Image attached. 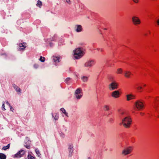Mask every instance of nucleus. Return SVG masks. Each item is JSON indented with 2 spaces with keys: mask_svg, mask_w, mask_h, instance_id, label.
<instances>
[{
  "mask_svg": "<svg viewBox=\"0 0 159 159\" xmlns=\"http://www.w3.org/2000/svg\"><path fill=\"white\" fill-rule=\"evenodd\" d=\"M119 115L121 119L120 125H122L125 128H129L130 127L132 124V119L129 116H127L125 111L122 110H119Z\"/></svg>",
  "mask_w": 159,
  "mask_h": 159,
  "instance_id": "nucleus-1",
  "label": "nucleus"
},
{
  "mask_svg": "<svg viewBox=\"0 0 159 159\" xmlns=\"http://www.w3.org/2000/svg\"><path fill=\"white\" fill-rule=\"evenodd\" d=\"M85 49L82 47H80L76 49L74 55V58L76 59H79L82 57L85 54Z\"/></svg>",
  "mask_w": 159,
  "mask_h": 159,
  "instance_id": "nucleus-2",
  "label": "nucleus"
},
{
  "mask_svg": "<svg viewBox=\"0 0 159 159\" xmlns=\"http://www.w3.org/2000/svg\"><path fill=\"white\" fill-rule=\"evenodd\" d=\"M133 150L132 147H129L125 148L122 152V154L124 155H126L129 154Z\"/></svg>",
  "mask_w": 159,
  "mask_h": 159,
  "instance_id": "nucleus-3",
  "label": "nucleus"
},
{
  "mask_svg": "<svg viewBox=\"0 0 159 159\" xmlns=\"http://www.w3.org/2000/svg\"><path fill=\"white\" fill-rule=\"evenodd\" d=\"M75 95L77 99H80L83 96L82 89L80 88H78L75 92Z\"/></svg>",
  "mask_w": 159,
  "mask_h": 159,
  "instance_id": "nucleus-4",
  "label": "nucleus"
},
{
  "mask_svg": "<svg viewBox=\"0 0 159 159\" xmlns=\"http://www.w3.org/2000/svg\"><path fill=\"white\" fill-rule=\"evenodd\" d=\"M136 108L139 110L142 109L144 107L143 103L139 100L137 101L135 103Z\"/></svg>",
  "mask_w": 159,
  "mask_h": 159,
  "instance_id": "nucleus-5",
  "label": "nucleus"
},
{
  "mask_svg": "<svg viewBox=\"0 0 159 159\" xmlns=\"http://www.w3.org/2000/svg\"><path fill=\"white\" fill-rule=\"evenodd\" d=\"M133 24L135 25H138L141 23V21L139 17L134 16L132 19Z\"/></svg>",
  "mask_w": 159,
  "mask_h": 159,
  "instance_id": "nucleus-6",
  "label": "nucleus"
},
{
  "mask_svg": "<svg viewBox=\"0 0 159 159\" xmlns=\"http://www.w3.org/2000/svg\"><path fill=\"white\" fill-rule=\"evenodd\" d=\"M26 152V151L21 149L14 155V157L16 158L21 157H23Z\"/></svg>",
  "mask_w": 159,
  "mask_h": 159,
  "instance_id": "nucleus-7",
  "label": "nucleus"
},
{
  "mask_svg": "<svg viewBox=\"0 0 159 159\" xmlns=\"http://www.w3.org/2000/svg\"><path fill=\"white\" fill-rule=\"evenodd\" d=\"M117 87L118 84L115 82H112L109 85V88L111 90H112L117 89Z\"/></svg>",
  "mask_w": 159,
  "mask_h": 159,
  "instance_id": "nucleus-8",
  "label": "nucleus"
},
{
  "mask_svg": "<svg viewBox=\"0 0 159 159\" xmlns=\"http://www.w3.org/2000/svg\"><path fill=\"white\" fill-rule=\"evenodd\" d=\"M95 62L93 60H90L87 61L84 64V66L86 67H90L95 64Z\"/></svg>",
  "mask_w": 159,
  "mask_h": 159,
  "instance_id": "nucleus-9",
  "label": "nucleus"
},
{
  "mask_svg": "<svg viewBox=\"0 0 159 159\" xmlns=\"http://www.w3.org/2000/svg\"><path fill=\"white\" fill-rule=\"evenodd\" d=\"M26 43H23L19 44V48H18V50L21 51L24 50L26 47Z\"/></svg>",
  "mask_w": 159,
  "mask_h": 159,
  "instance_id": "nucleus-10",
  "label": "nucleus"
},
{
  "mask_svg": "<svg viewBox=\"0 0 159 159\" xmlns=\"http://www.w3.org/2000/svg\"><path fill=\"white\" fill-rule=\"evenodd\" d=\"M120 93L118 91L116 90L112 92L111 93V96L114 98H117L120 96Z\"/></svg>",
  "mask_w": 159,
  "mask_h": 159,
  "instance_id": "nucleus-11",
  "label": "nucleus"
},
{
  "mask_svg": "<svg viewBox=\"0 0 159 159\" xmlns=\"http://www.w3.org/2000/svg\"><path fill=\"white\" fill-rule=\"evenodd\" d=\"M159 105V97H157L155 99L152 104V107L156 109L157 107Z\"/></svg>",
  "mask_w": 159,
  "mask_h": 159,
  "instance_id": "nucleus-12",
  "label": "nucleus"
},
{
  "mask_svg": "<svg viewBox=\"0 0 159 159\" xmlns=\"http://www.w3.org/2000/svg\"><path fill=\"white\" fill-rule=\"evenodd\" d=\"M68 150L69 152V156L70 157L72 155V153L73 151V146L72 144H69Z\"/></svg>",
  "mask_w": 159,
  "mask_h": 159,
  "instance_id": "nucleus-13",
  "label": "nucleus"
},
{
  "mask_svg": "<svg viewBox=\"0 0 159 159\" xmlns=\"http://www.w3.org/2000/svg\"><path fill=\"white\" fill-rule=\"evenodd\" d=\"M75 31L77 32H81L82 30V28L81 25H77L75 27Z\"/></svg>",
  "mask_w": 159,
  "mask_h": 159,
  "instance_id": "nucleus-14",
  "label": "nucleus"
},
{
  "mask_svg": "<svg viewBox=\"0 0 159 159\" xmlns=\"http://www.w3.org/2000/svg\"><path fill=\"white\" fill-rule=\"evenodd\" d=\"M127 98V100L128 101H129L131 100L135 99V96L132 94H127L126 95Z\"/></svg>",
  "mask_w": 159,
  "mask_h": 159,
  "instance_id": "nucleus-15",
  "label": "nucleus"
},
{
  "mask_svg": "<svg viewBox=\"0 0 159 159\" xmlns=\"http://www.w3.org/2000/svg\"><path fill=\"white\" fill-rule=\"evenodd\" d=\"M12 85L14 89L17 92L21 93V89L17 86L14 84H13Z\"/></svg>",
  "mask_w": 159,
  "mask_h": 159,
  "instance_id": "nucleus-16",
  "label": "nucleus"
},
{
  "mask_svg": "<svg viewBox=\"0 0 159 159\" xmlns=\"http://www.w3.org/2000/svg\"><path fill=\"white\" fill-rule=\"evenodd\" d=\"M124 73L125 76L127 78H130V76L132 74L130 72L128 71H125Z\"/></svg>",
  "mask_w": 159,
  "mask_h": 159,
  "instance_id": "nucleus-17",
  "label": "nucleus"
},
{
  "mask_svg": "<svg viewBox=\"0 0 159 159\" xmlns=\"http://www.w3.org/2000/svg\"><path fill=\"white\" fill-rule=\"evenodd\" d=\"M60 58L57 57L53 56V59L54 62L56 63L60 61Z\"/></svg>",
  "mask_w": 159,
  "mask_h": 159,
  "instance_id": "nucleus-18",
  "label": "nucleus"
},
{
  "mask_svg": "<svg viewBox=\"0 0 159 159\" xmlns=\"http://www.w3.org/2000/svg\"><path fill=\"white\" fill-rule=\"evenodd\" d=\"M134 87L136 89L139 91H141V90L142 89V86H139L137 84H136L134 86Z\"/></svg>",
  "mask_w": 159,
  "mask_h": 159,
  "instance_id": "nucleus-19",
  "label": "nucleus"
},
{
  "mask_svg": "<svg viewBox=\"0 0 159 159\" xmlns=\"http://www.w3.org/2000/svg\"><path fill=\"white\" fill-rule=\"evenodd\" d=\"M60 111H61L62 113H64L66 116L68 117V114L67 112H66L65 110L63 108H62L60 109Z\"/></svg>",
  "mask_w": 159,
  "mask_h": 159,
  "instance_id": "nucleus-20",
  "label": "nucleus"
},
{
  "mask_svg": "<svg viewBox=\"0 0 159 159\" xmlns=\"http://www.w3.org/2000/svg\"><path fill=\"white\" fill-rule=\"evenodd\" d=\"M103 109L105 111H108L110 109L109 106L108 105H105L103 106Z\"/></svg>",
  "mask_w": 159,
  "mask_h": 159,
  "instance_id": "nucleus-21",
  "label": "nucleus"
},
{
  "mask_svg": "<svg viewBox=\"0 0 159 159\" xmlns=\"http://www.w3.org/2000/svg\"><path fill=\"white\" fill-rule=\"evenodd\" d=\"M123 70L121 68H118L117 69L116 73L117 74H121L123 73Z\"/></svg>",
  "mask_w": 159,
  "mask_h": 159,
  "instance_id": "nucleus-22",
  "label": "nucleus"
},
{
  "mask_svg": "<svg viewBox=\"0 0 159 159\" xmlns=\"http://www.w3.org/2000/svg\"><path fill=\"white\" fill-rule=\"evenodd\" d=\"M6 156L4 154L2 153H0V159H6Z\"/></svg>",
  "mask_w": 159,
  "mask_h": 159,
  "instance_id": "nucleus-23",
  "label": "nucleus"
},
{
  "mask_svg": "<svg viewBox=\"0 0 159 159\" xmlns=\"http://www.w3.org/2000/svg\"><path fill=\"white\" fill-rule=\"evenodd\" d=\"M35 152L37 154V156L39 157H41V154L38 149V148H36L35 150Z\"/></svg>",
  "mask_w": 159,
  "mask_h": 159,
  "instance_id": "nucleus-24",
  "label": "nucleus"
},
{
  "mask_svg": "<svg viewBox=\"0 0 159 159\" xmlns=\"http://www.w3.org/2000/svg\"><path fill=\"white\" fill-rule=\"evenodd\" d=\"M81 79L83 82H86L88 80V77L84 76L82 77Z\"/></svg>",
  "mask_w": 159,
  "mask_h": 159,
  "instance_id": "nucleus-25",
  "label": "nucleus"
},
{
  "mask_svg": "<svg viewBox=\"0 0 159 159\" xmlns=\"http://www.w3.org/2000/svg\"><path fill=\"white\" fill-rule=\"evenodd\" d=\"M42 2L40 1V0H38V3H37L36 4V6H37V7H41L42 6Z\"/></svg>",
  "mask_w": 159,
  "mask_h": 159,
  "instance_id": "nucleus-26",
  "label": "nucleus"
},
{
  "mask_svg": "<svg viewBox=\"0 0 159 159\" xmlns=\"http://www.w3.org/2000/svg\"><path fill=\"white\" fill-rule=\"evenodd\" d=\"M10 146V144H8L7 146H4L2 147V149L4 150H6L9 148Z\"/></svg>",
  "mask_w": 159,
  "mask_h": 159,
  "instance_id": "nucleus-27",
  "label": "nucleus"
},
{
  "mask_svg": "<svg viewBox=\"0 0 159 159\" xmlns=\"http://www.w3.org/2000/svg\"><path fill=\"white\" fill-rule=\"evenodd\" d=\"M28 159H35V158L31 156L30 154H28Z\"/></svg>",
  "mask_w": 159,
  "mask_h": 159,
  "instance_id": "nucleus-28",
  "label": "nucleus"
},
{
  "mask_svg": "<svg viewBox=\"0 0 159 159\" xmlns=\"http://www.w3.org/2000/svg\"><path fill=\"white\" fill-rule=\"evenodd\" d=\"M57 35H54L53 37L52 38L51 40L52 41H55L57 39Z\"/></svg>",
  "mask_w": 159,
  "mask_h": 159,
  "instance_id": "nucleus-29",
  "label": "nucleus"
},
{
  "mask_svg": "<svg viewBox=\"0 0 159 159\" xmlns=\"http://www.w3.org/2000/svg\"><path fill=\"white\" fill-rule=\"evenodd\" d=\"M53 117H54L55 120H57L59 118V116L58 113H56L55 116H54L53 115H52Z\"/></svg>",
  "mask_w": 159,
  "mask_h": 159,
  "instance_id": "nucleus-30",
  "label": "nucleus"
},
{
  "mask_svg": "<svg viewBox=\"0 0 159 159\" xmlns=\"http://www.w3.org/2000/svg\"><path fill=\"white\" fill-rule=\"evenodd\" d=\"M39 60L42 62H44L45 61V58L44 57H40Z\"/></svg>",
  "mask_w": 159,
  "mask_h": 159,
  "instance_id": "nucleus-31",
  "label": "nucleus"
},
{
  "mask_svg": "<svg viewBox=\"0 0 159 159\" xmlns=\"http://www.w3.org/2000/svg\"><path fill=\"white\" fill-rule=\"evenodd\" d=\"M5 103L4 102L2 105V110L3 111H5L6 110V109L5 108Z\"/></svg>",
  "mask_w": 159,
  "mask_h": 159,
  "instance_id": "nucleus-32",
  "label": "nucleus"
},
{
  "mask_svg": "<svg viewBox=\"0 0 159 159\" xmlns=\"http://www.w3.org/2000/svg\"><path fill=\"white\" fill-rule=\"evenodd\" d=\"M70 78H66L65 80L66 83L68 84V82L70 80Z\"/></svg>",
  "mask_w": 159,
  "mask_h": 159,
  "instance_id": "nucleus-33",
  "label": "nucleus"
},
{
  "mask_svg": "<svg viewBox=\"0 0 159 159\" xmlns=\"http://www.w3.org/2000/svg\"><path fill=\"white\" fill-rule=\"evenodd\" d=\"M97 50L99 51H100L101 52H102L103 51V50L102 48H97Z\"/></svg>",
  "mask_w": 159,
  "mask_h": 159,
  "instance_id": "nucleus-34",
  "label": "nucleus"
},
{
  "mask_svg": "<svg viewBox=\"0 0 159 159\" xmlns=\"http://www.w3.org/2000/svg\"><path fill=\"white\" fill-rule=\"evenodd\" d=\"M107 65L108 66H111V62L110 61H108L107 63Z\"/></svg>",
  "mask_w": 159,
  "mask_h": 159,
  "instance_id": "nucleus-35",
  "label": "nucleus"
},
{
  "mask_svg": "<svg viewBox=\"0 0 159 159\" xmlns=\"http://www.w3.org/2000/svg\"><path fill=\"white\" fill-rule=\"evenodd\" d=\"M38 65L36 64H35L34 65V68H37L38 67Z\"/></svg>",
  "mask_w": 159,
  "mask_h": 159,
  "instance_id": "nucleus-36",
  "label": "nucleus"
},
{
  "mask_svg": "<svg viewBox=\"0 0 159 159\" xmlns=\"http://www.w3.org/2000/svg\"><path fill=\"white\" fill-rule=\"evenodd\" d=\"M25 147L27 149H30V147L29 145H25Z\"/></svg>",
  "mask_w": 159,
  "mask_h": 159,
  "instance_id": "nucleus-37",
  "label": "nucleus"
},
{
  "mask_svg": "<svg viewBox=\"0 0 159 159\" xmlns=\"http://www.w3.org/2000/svg\"><path fill=\"white\" fill-rule=\"evenodd\" d=\"M156 22L157 25L159 26V19L157 20Z\"/></svg>",
  "mask_w": 159,
  "mask_h": 159,
  "instance_id": "nucleus-38",
  "label": "nucleus"
},
{
  "mask_svg": "<svg viewBox=\"0 0 159 159\" xmlns=\"http://www.w3.org/2000/svg\"><path fill=\"white\" fill-rule=\"evenodd\" d=\"M135 3H137L139 2V0H132Z\"/></svg>",
  "mask_w": 159,
  "mask_h": 159,
  "instance_id": "nucleus-39",
  "label": "nucleus"
},
{
  "mask_svg": "<svg viewBox=\"0 0 159 159\" xmlns=\"http://www.w3.org/2000/svg\"><path fill=\"white\" fill-rule=\"evenodd\" d=\"M66 2L69 4L70 3V0H66Z\"/></svg>",
  "mask_w": 159,
  "mask_h": 159,
  "instance_id": "nucleus-40",
  "label": "nucleus"
},
{
  "mask_svg": "<svg viewBox=\"0 0 159 159\" xmlns=\"http://www.w3.org/2000/svg\"><path fill=\"white\" fill-rule=\"evenodd\" d=\"M10 108V111H12L13 110V108H12V106H9Z\"/></svg>",
  "mask_w": 159,
  "mask_h": 159,
  "instance_id": "nucleus-41",
  "label": "nucleus"
},
{
  "mask_svg": "<svg viewBox=\"0 0 159 159\" xmlns=\"http://www.w3.org/2000/svg\"><path fill=\"white\" fill-rule=\"evenodd\" d=\"M6 103L9 106H11V105L10 104V103L8 102L7 101L6 102Z\"/></svg>",
  "mask_w": 159,
  "mask_h": 159,
  "instance_id": "nucleus-42",
  "label": "nucleus"
},
{
  "mask_svg": "<svg viewBox=\"0 0 159 159\" xmlns=\"http://www.w3.org/2000/svg\"><path fill=\"white\" fill-rule=\"evenodd\" d=\"M140 114L141 116H143L144 115V113H143L141 112L140 113Z\"/></svg>",
  "mask_w": 159,
  "mask_h": 159,
  "instance_id": "nucleus-43",
  "label": "nucleus"
},
{
  "mask_svg": "<svg viewBox=\"0 0 159 159\" xmlns=\"http://www.w3.org/2000/svg\"><path fill=\"white\" fill-rule=\"evenodd\" d=\"M148 33L149 34H151V32L150 31H148Z\"/></svg>",
  "mask_w": 159,
  "mask_h": 159,
  "instance_id": "nucleus-44",
  "label": "nucleus"
},
{
  "mask_svg": "<svg viewBox=\"0 0 159 159\" xmlns=\"http://www.w3.org/2000/svg\"><path fill=\"white\" fill-rule=\"evenodd\" d=\"M146 84H142V86H144V87H145V86H146Z\"/></svg>",
  "mask_w": 159,
  "mask_h": 159,
  "instance_id": "nucleus-45",
  "label": "nucleus"
},
{
  "mask_svg": "<svg viewBox=\"0 0 159 159\" xmlns=\"http://www.w3.org/2000/svg\"><path fill=\"white\" fill-rule=\"evenodd\" d=\"M85 44H84V43H83L82 45H83V46H84Z\"/></svg>",
  "mask_w": 159,
  "mask_h": 159,
  "instance_id": "nucleus-46",
  "label": "nucleus"
},
{
  "mask_svg": "<svg viewBox=\"0 0 159 159\" xmlns=\"http://www.w3.org/2000/svg\"><path fill=\"white\" fill-rule=\"evenodd\" d=\"M88 159H91L90 158V157H88Z\"/></svg>",
  "mask_w": 159,
  "mask_h": 159,
  "instance_id": "nucleus-47",
  "label": "nucleus"
},
{
  "mask_svg": "<svg viewBox=\"0 0 159 159\" xmlns=\"http://www.w3.org/2000/svg\"><path fill=\"white\" fill-rule=\"evenodd\" d=\"M145 35H147V34H145Z\"/></svg>",
  "mask_w": 159,
  "mask_h": 159,
  "instance_id": "nucleus-48",
  "label": "nucleus"
}]
</instances>
